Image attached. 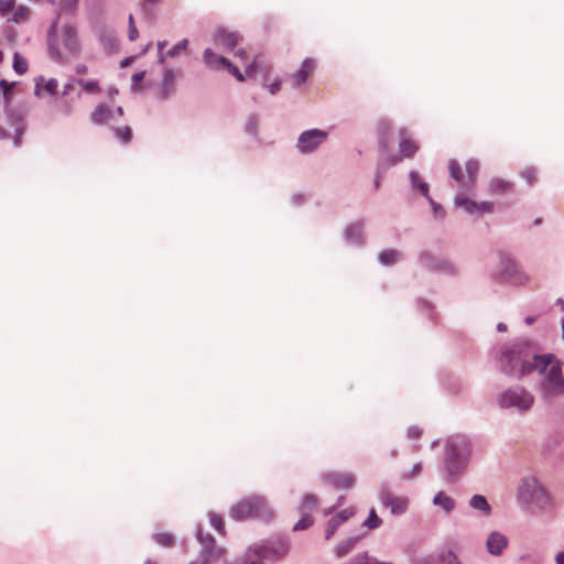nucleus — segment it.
<instances>
[{"label": "nucleus", "mask_w": 564, "mask_h": 564, "mask_svg": "<svg viewBox=\"0 0 564 564\" xmlns=\"http://www.w3.org/2000/svg\"><path fill=\"white\" fill-rule=\"evenodd\" d=\"M551 356L538 354L532 340L519 338L501 347L499 368L508 377L522 379L532 372L542 375L551 362Z\"/></svg>", "instance_id": "obj_1"}, {"label": "nucleus", "mask_w": 564, "mask_h": 564, "mask_svg": "<svg viewBox=\"0 0 564 564\" xmlns=\"http://www.w3.org/2000/svg\"><path fill=\"white\" fill-rule=\"evenodd\" d=\"M473 453L469 438L465 435L449 436L444 446L442 473L446 480L455 481L466 471Z\"/></svg>", "instance_id": "obj_2"}, {"label": "nucleus", "mask_w": 564, "mask_h": 564, "mask_svg": "<svg viewBox=\"0 0 564 564\" xmlns=\"http://www.w3.org/2000/svg\"><path fill=\"white\" fill-rule=\"evenodd\" d=\"M488 279L491 284L511 288L527 286L531 281L530 274L507 251L498 252V265L488 272Z\"/></svg>", "instance_id": "obj_3"}, {"label": "nucleus", "mask_w": 564, "mask_h": 564, "mask_svg": "<svg viewBox=\"0 0 564 564\" xmlns=\"http://www.w3.org/2000/svg\"><path fill=\"white\" fill-rule=\"evenodd\" d=\"M290 551V542L285 538L262 540L248 546L245 554L231 564H264V561H278Z\"/></svg>", "instance_id": "obj_4"}, {"label": "nucleus", "mask_w": 564, "mask_h": 564, "mask_svg": "<svg viewBox=\"0 0 564 564\" xmlns=\"http://www.w3.org/2000/svg\"><path fill=\"white\" fill-rule=\"evenodd\" d=\"M544 356H551V362L542 372L538 383V391L542 400L549 402L558 397H564V371L563 361L554 354L547 352Z\"/></svg>", "instance_id": "obj_5"}, {"label": "nucleus", "mask_w": 564, "mask_h": 564, "mask_svg": "<svg viewBox=\"0 0 564 564\" xmlns=\"http://www.w3.org/2000/svg\"><path fill=\"white\" fill-rule=\"evenodd\" d=\"M517 501L521 507L532 512L546 510L551 506L547 491L532 476L521 479L517 489Z\"/></svg>", "instance_id": "obj_6"}, {"label": "nucleus", "mask_w": 564, "mask_h": 564, "mask_svg": "<svg viewBox=\"0 0 564 564\" xmlns=\"http://www.w3.org/2000/svg\"><path fill=\"white\" fill-rule=\"evenodd\" d=\"M229 514L236 521L258 519L267 522L274 518V511L268 499L260 495H251L239 500L230 508Z\"/></svg>", "instance_id": "obj_7"}, {"label": "nucleus", "mask_w": 564, "mask_h": 564, "mask_svg": "<svg viewBox=\"0 0 564 564\" xmlns=\"http://www.w3.org/2000/svg\"><path fill=\"white\" fill-rule=\"evenodd\" d=\"M534 395L522 386H511L497 395V404L501 410H512L518 413L529 412L534 404Z\"/></svg>", "instance_id": "obj_8"}, {"label": "nucleus", "mask_w": 564, "mask_h": 564, "mask_svg": "<svg viewBox=\"0 0 564 564\" xmlns=\"http://www.w3.org/2000/svg\"><path fill=\"white\" fill-rule=\"evenodd\" d=\"M419 264L425 270L434 273H442L448 276H456L459 268L449 258L436 257L429 250H423L417 256Z\"/></svg>", "instance_id": "obj_9"}, {"label": "nucleus", "mask_w": 564, "mask_h": 564, "mask_svg": "<svg viewBox=\"0 0 564 564\" xmlns=\"http://www.w3.org/2000/svg\"><path fill=\"white\" fill-rule=\"evenodd\" d=\"M196 539L200 544V551L197 561L191 564H213L224 556V549L216 546V540L210 533H204L198 525L196 529Z\"/></svg>", "instance_id": "obj_10"}, {"label": "nucleus", "mask_w": 564, "mask_h": 564, "mask_svg": "<svg viewBox=\"0 0 564 564\" xmlns=\"http://www.w3.org/2000/svg\"><path fill=\"white\" fill-rule=\"evenodd\" d=\"M327 137L326 131L317 128L305 130L297 138L296 150L301 154H312L327 140Z\"/></svg>", "instance_id": "obj_11"}, {"label": "nucleus", "mask_w": 564, "mask_h": 564, "mask_svg": "<svg viewBox=\"0 0 564 564\" xmlns=\"http://www.w3.org/2000/svg\"><path fill=\"white\" fill-rule=\"evenodd\" d=\"M7 123L13 128V145L19 148L22 144V135L26 130L25 113L20 108H10L8 105L4 107Z\"/></svg>", "instance_id": "obj_12"}, {"label": "nucleus", "mask_w": 564, "mask_h": 564, "mask_svg": "<svg viewBox=\"0 0 564 564\" xmlns=\"http://www.w3.org/2000/svg\"><path fill=\"white\" fill-rule=\"evenodd\" d=\"M123 116L122 107L118 106L116 108H111L107 104H99L94 111L90 113V121L94 124H108L111 128L112 124L118 121L119 118Z\"/></svg>", "instance_id": "obj_13"}, {"label": "nucleus", "mask_w": 564, "mask_h": 564, "mask_svg": "<svg viewBox=\"0 0 564 564\" xmlns=\"http://www.w3.org/2000/svg\"><path fill=\"white\" fill-rule=\"evenodd\" d=\"M61 42L70 56H78L80 53V43L76 28L69 23H66L61 29Z\"/></svg>", "instance_id": "obj_14"}, {"label": "nucleus", "mask_w": 564, "mask_h": 564, "mask_svg": "<svg viewBox=\"0 0 564 564\" xmlns=\"http://www.w3.org/2000/svg\"><path fill=\"white\" fill-rule=\"evenodd\" d=\"M241 41L242 36L237 31H230L224 26L217 28L213 34V42L227 51H232Z\"/></svg>", "instance_id": "obj_15"}, {"label": "nucleus", "mask_w": 564, "mask_h": 564, "mask_svg": "<svg viewBox=\"0 0 564 564\" xmlns=\"http://www.w3.org/2000/svg\"><path fill=\"white\" fill-rule=\"evenodd\" d=\"M365 221L357 220L349 224L344 230V240L348 246L361 248L365 246Z\"/></svg>", "instance_id": "obj_16"}, {"label": "nucleus", "mask_w": 564, "mask_h": 564, "mask_svg": "<svg viewBox=\"0 0 564 564\" xmlns=\"http://www.w3.org/2000/svg\"><path fill=\"white\" fill-rule=\"evenodd\" d=\"M178 73L172 67H164L162 70V80L159 89L161 100L169 99L176 90V79Z\"/></svg>", "instance_id": "obj_17"}, {"label": "nucleus", "mask_w": 564, "mask_h": 564, "mask_svg": "<svg viewBox=\"0 0 564 564\" xmlns=\"http://www.w3.org/2000/svg\"><path fill=\"white\" fill-rule=\"evenodd\" d=\"M322 480L335 489H348L355 484V476L351 473H328L322 475Z\"/></svg>", "instance_id": "obj_18"}, {"label": "nucleus", "mask_w": 564, "mask_h": 564, "mask_svg": "<svg viewBox=\"0 0 564 564\" xmlns=\"http://www.w3.org/2000/svg\"><path fill=\"white\" fill-rule=\"evenodd\" d=\"M354 508H346L336 512L327 522L325 530V539L329 540L337 529L354 516Z\"/></svg>", "instance_id": "obj_19"}, {"label": "nucleus", "mask_w": 564, "mask_h": 564, "mask_svg": "<svg viewBox=\"0 0 564 564\" xmlns=\"http://www.w3.org/2000/svg\"><path fill=\"white\" fill-rule=\"evenodd\" d=\"M507 545V536L498 531L491 532L486 542L488 553L495 556L501 555Z\"/></svg>", "instance_id": "obj_20"}, {"label": "nucleus", "mask_w": 564, "mask_h": 564, "mask_svg": "<svg viewBox=\"0 0 564 564\" xmlns=\"http://www.w3.org/2000/svg\"><path fill=\"white\" fill-rule=\"evenodd\" d=\"M399 153L401 154L402 159L413 158L419 150V145L415 143V141L409 138L404 128L399 129Z\"/></svg>", "instance_id": "obj_21"}, {"label": "nucleus", "mask_w": 564, "mask_h": 564, "mask_svg": "<svg viewBox=\"0 0 564 564\" xmlns=\"http://www.w3.org/2000/svg\"><path fill=\"white\" fill-rule=\"evenodd\" d=\"M57 24H58V18L55 19L47 31V37H48V53L53 61L63 64L65 63V55L61 52L58 45L53 41V37L56 36L57 33Z\"/></svg>", "instance_id": "obj_22"}, {"label": "nucleus", "mask_w": 564, "mask_h": 564, "mask_svg": "<svg viewBox=\"0 0 564 564\" xmlns=\"http://www.w3.org/2000/svg\"><path fill=\"white\" fill-rule=\"evenodd\" d=\"M392 129V122L389 119L381 118L377 121V133L379 140V149L387 150L391 145L389 133Z\"/></svg>", "instance_id": "obj_23"}, {"label": "nucleus", "mask_w": 564, "mask_h": 564, "mask_svg": "<svg viewBox=\"0 0 564 564\" xmlns=\"http://www.w3.org/2000/svg\"><path fill=\"white\" fill-rule=\"evenodd\" d=\"M203 62L204 64L213 70H218L220 68H225L227 64H229V59L216 54L212 48L207 47L203 52Z\"/></svg>", "instance_id": "obj_24"}, {"label": "nucleus", "mask_w": 564, "mask_h": 564, "mask_svg": "<svg viewBox=\"0 0 564 564\" xmlns=\"http://www.w3.org/2000/svg\"><path fill=\"white\" fill-rule=\"evenodd\" d=\"M409 180L412 192L419 193L424 198L430 196V185L422 178L417 171L411 170L409 172Z\"/></svg>", "instance_id": "obj_25"}, {"label": "nucleus", "mask_w": 564, "mask_h": 564, "mask_svg": "<svg viewBox=\"0 0 564 564\" xmlns=\"http://www.w3.org/2000/svg\"><path fill=\"white\" fill-rule=\"evenodd\" d=\"M315 68V62L311 58H306L302 62L299 70L293 75V87H300L301 85H303L310 74L314 70Z\"/></svg>", "instance_id": "obj_26"}, {"label": "nucleus", "mask_w": 564, "mask_h": 564, "mask_svg": "<svg viewBox=\"0 0 564 564\" xmlns=\"http://www.w3.org/2000/svg\"><path fill=\"white\" fill-rule=\"evenodd\" d=\"M468 505L473 510L478 511L482 517L491 516L492 508L489 505L487 498L482 495H473Z\"/></svg>", "instance_id": "obj_27"}, {"label": "nucleus", "mask_w": 564, "mask_h": 564, "mask_svg": "<svg viewBox=\"0 0 564 564\" xmlns=\"http://www.w3.org/2000/svg\"><path fill=\"white\" fill-rule=\"evenodd\" d=\"M361 539V535H355L338 543L334 549L336 558H341L352 552Z\"/></svg>", "instance_id": "obj_28"}, {"label": "nucleus", "mask_w": 564, "mask_h": 564, "mask_svg": "<svg viewBox=\"0 0 564 564\" xmlns=\"http://www.w3.org/2000/svg\"><path fill=\"white\" fill-rule=\"evenodd\" d=\"M99 40L104 45V48L108 53L116 52L118 50V40L116 37L115 31L111 29H102L99 32Z\"/></svg>", "instance_id": "obj_29"}, {"label": "nucleus", "mask_w": 564, "mask_h": 564, "mask_svg": "<svg viewBox=\"0 0 564 564\" xmlns=\"http://www.w3.org/2000/svg\"><path fill=\"white\" fill-rule=\"evenodd\" d=\"M380 150V156L378 161V170H386L390 166L398 165L402 161L401 154L389 153L390 147L387 150Z\"/></svg>", "instance_id": "obj_30"}, {"label": "nucleus", "mask_w": 564, "mask_h": 564, "mask_svg": "<svg viewBox=\"0 0 564 564\" xmlns=\"http://www.w3.org/2000/svg\"><path fill=\"white\" fill-rule=\"evenodd\" d=\"M467 173V181L464 183L466 189H471L476 183L477 174L479 172V162L475 159H469L465 164Z\"/></svg>", "instance_id": "obj_31"}, {"label": "nucleus", "mask_w": 564, "mask_h": 564, "mask_svg": "<svg viewBox=\"0 0 564 564\" xmlns=\"http://www.w3.org/2000/svg\"><path fill=\"white\" fill-rule=\"evenodd\" d=\"M433 505L444 510L446 513H451L455 507V500L446 495L444 491H438L433 498Z\"/></svg>", "instance_id": "obj_32"}, {"label": "nucleus", "mask_w": 564, "mask_h": 564, "mask_svg": "<svg viewBox=\"0 0 564 564\" xmlns=\"http://www.w3.org/2000/svg\"><path fill=\"white\" fill-rule=\"evenodd\" d=\"M402 258V254L397 249H383L378 254V261L383 267H390L400 261Z\"/></svg>", "instance_id": "obj_33"}, {"label": "nucleus", "mask_w": 564, "mask_h": 564, "mask_svg": "<svg viewBox=\"0 0 564 564\" xmlns=\"http://www.w3.org/2000/svg\"><path fill=\"white\" fill-rule=\"evenodd\" d=\"M454 204L456 207L464 209L470 216H475L477 214V203L460 193L456 194Z\"/></svg>", "instance_id": "obj_34"}, {"label": "nucleus", "mask_w": 564, "mask_h": 564, "mask_svg": "<svg viewBox=\"0 0 564 564\" xmlns=\"http://www.w3.org/2000/svg\"><path fill=\"white\" fill-rule=\"evenodd\" d=\"M318 500L317 497L312 494H306L301 499V502L297 507V511L301 514L311 516L312 512L317 508Z\"/></svg>", "instance_id": "obj_35"}, {"label": "nucleus", "mask_w": 564, "mask_h": 564, "mask_svg": "<svg viewBox=\"0 0 564 564\" xmlns=\"http://www.w3.org/2000/svg\"><path fill=\"white\" fill-rule=\"evenodd\" d=\"M513 186L512 182L500 177H492L489 182V191L494 194H502L510 191Z\"/></svg>", "instance_id": "obj_36"}, {"label": "nucleus", "mask_w": 564, "mask_h": 564, "mask_svg": "<svg viewBox=\"0 0 564 564\" xmlns=\"http://www.w3.org/2000/svg\"><path fill=\"white\" fill-rule=\"evenodd\" d=\"M259 122H260L259 116L256 113H250L246 118V121H245V127H243L245 133L254 139H258Z\"/></svg>", "instance_id": "obj_37"}, {"label": "nucleus", "mask_w": 564, "mask_h": 564, "mask_svg": "<svg viewBox=\"0 0 564 564\" xmlns=\"http://www.w3.org/2000/svg\"><path fill=\"white\" fill-rule=\"evenodd\" d=\"M409 506V498L406 497H397L389 503V508L392 514L401 516L403 514Z\"/></svg>", "instance_id": "obj_38"}, {"label": "nucleus", "mask_w": 564, "mask_h": 564, "mask_svg": "<svg viewBox=\"0 0 564 564\" xmlns=\"http://www.w3.org/2000/svg\"><path fill=\"white\" fill-rule=\"evenodd\" d=\"M30 18V9L25 6H15V9L13 10V14L11 18H9V22L14 23H23L28 21Z\"/></svg>", "instance_id": "obj_39"}, {"label": "nucleus", "mask_w": 564, "mask_h": 564, "mask_svg": "<svg viewBox=\"0 0 564 564\" xmlns=\"http://www.w3.org/2000/svg\"><path fill=\"white\" fill-rule=\"evenodd\" d=\"M79 0H59L58 8L59 11L68 14L75 15L78 9Z\"/></svg>", "instance_id": "obj_40"}, {"label": "nucleus", "mask_w": 564, "mask_h": 564, "mask_svg": "<svg viewBox=\"0 0 564 564\" xmlns=\"http://www.w3.org/2000/svg\"><path fill=\"white\" fill-rule=\"evenodd\" d=\"M382 524V519L377 514L375 509L369 511L367 519L362 522V527L369 530L378 529Z\"/></svg>", "instance_id": "obj_41"}, {"label": "nucleus", "mask_w": 564, "mask_h": 564, "mask_svg": "<svg viewBox=\"0 0 564 564\" xmlns=\"http://www.w3.org/2000/svg\"><path fill=\"white\" fill-rule=\"evenodd\" d=\"M28 62L26 59L18 52L13 54V69L17 74L23 75L28 72Z\"/></svg>", "instance_id": "obj_42"}, {"label": "nucleus", "mask_w": 564, "mask_h": 564, "mask_svg": "<svg viewBox=\"0 0 564 564\" xmlns=\"http://www.w3.org/2000/svg\"><path fill=\"white\" fill-rule=\"evenodd\" d=\"M112 131L115 137L121 142V143H129L132 139V131L129 127L123 128H115L112 127Z\"/></svg>", "instance_id": "obj_43"}, {"label": "nucleus", "mask_w": 564, "mask_h": 564, "mask_svg": "<svg viewBox=\"0 0 564 564\" xmlns=\"http://www.w3.org/2000/svg\"><path fill=\"white\" fill-rule=\"evenodd\" d=\"M188 43L189 42L187 39H183V40L178 41L170 50L166 51V55L169 56V58H175L183 51H185L187 48Z\"/></svg>", "instance_id": "obj_44"}, {"label": "nucleus", "mask_w": 564, "mask_h": 564, "mask_svg": "<svg viewBox=\"0 0 564 564\" xmlns=\"http://www.w3.org/2000/svg\"><path fill=\"white\" fill-rule=\"evenodd\" d=\"M448 169H449L451 176L455 181H457V182H462L463 181L464 175H463L462 166H460V164L456 160H451L449 161Z\"/></svg>", "instance_id": "obj_45"}, {"label": "nucleus", "mask_w": 564, "mask_h": 564, "mask_svg": "<svg viewBox=\"0 0 564 564\" xmlns=\"http://www.w3.org/2000/svg\"><path fill=\"white\" fill-rule=\"evenodd\" d=\"M347 564H373V558L368 552H359L354 555Z\"/></svg>", "instance_id": "obj_46"}, {"label": "nucleus", "mask_w": 564, "mask_h": 564, "mask_svg": "<svg viewBox=\"0 0 564 564\" xmlns=\"http://www.w3.org/2000/svg\"><path fill=\"white\" fill-rule=\"evenodd\" d=\"M313 523H314V520H313L312 516L301 514V519L294 524L293 531L306 530L310 527H312Z\"/></svg>", "instance_id": "obj_47"}, {"label": "nucleus", "mask_w": 564, "mask_h": 564, "mask_svg": "<svg viewBox=\"0 0 564 564\" xmlns=\"http://www.w3.org/2000/svg\"><path fill=\"white\" fill-rule=\"evenodd\" d=\"M427 203L431 206L433 216L440 219H443L445 217V210L443 209L442 205L435 202L431 195L425 198Z\"/></svg>", "instance_id": "obj_48"}, {"label": "nucleus", "mask_w": 564, "mask_h": 564, "mask_svg": "<svg viewBox=\"0 0 564 564\" xmlns=\"http://www.w3.org/2000/svg\"><path fill=\"white\" fill-rule=\"evenodd\" d=\"M77 84L89 94H97L99 91V84L97 80L77 79Z\"/></svg>", "instance_id": "obj_49"}, {"label": "nucleus", "mask_w": 564, "mask_h": 564, "mask_svg": "<svg viewBox=\"0 0 564 564\" xmlns=\"http://www.w3.org/2000/svg\"><path fill=\"white\" fill-rule=\"evenodd\" d=\"M154 541L163 546H172L174 542V536L171 533H159L153 536Z\"/></svg>", "instance_id": "obj_50"}, {"label": "nucleus", "mask_w": 564, "mask_h": 564, "mask_svg": "<svg viewBox=\"0 0 564 564\" xmlns=\"http://www.w3.org/2000/svg\"><path fill=\"white\" fill-rule=\"evenodd\" d=\"M421 471H422V463L419 462L412 466L411 470L402 473L401 478L403 480H412V479L416 478L421 474Z\"/></svg>", "instance_id": "obj_51"}, {"label": "nucleus", "mask_w": 564, "mask_h": 564, "mask_svg": "<svg viewBox=\"0 0 564 564\" xmlns=\"http://www.w3.org/2000/svg\"><path fill=\"white\" fill-rule=\"evenodd\" d=\"M521 177L527 182L528 185H533L536 181V170L532 166H529L522 171Z\"/></svg>", "instance_id": "obj_52"}, {"label": "nucleus", "mask_w": 564, "mask_h": 564, "mask_svg": "<svg viewBox=\"0 0 564 564\" xmlns=\"http://www.w3.org/2000/svg\"><path fill=\"white\" fill-rule=\"evenodd\" d=\"M15 86V83H9L6 79L0 80V89L2 91V95L4 97L6 104L9 102V96L11 94L12 88Z\"/></svg>", "instance_id": "obj_53"}, {"label": "nucleus", "mask_w": 564, "mask_h": 564, "mask_svg": "<svg viewBox=\"0 0 564 564\" xmlns=\"http://www.w3.org/2000/svg\"><path fill=\"white\" fill-rule=\"evenodd\" d=\"M209 521H210L212 527L217 532H219L220 534H224V523H223V519L219 516H217L215 513H210Z\"/></svg>", "instance_id": "obj_54"}, {"label": "nucleus", "mask_w": 564, "mask_h": 564, "mask_svg": "<svg viewBox=\"0 0 564 564\" xmlns=\"http://www.w3.org/2000/svg\"><path fill=\"white\" fill-rule=\"evenodd\" d=\"M15 0H0V14L4 15L15 9Z\"/></svg>", "instance_id": "obj_55"}, {"label": "nucleus", "mask_w": 564, "mask_h": 564, "mask_svg": "<svg viewBox=\"0 0 564 564\" xmlns=\"http://www.w3.org/2000/svg\"><path fill=\"white\" fill-rule=\"evenodd\" d=\"M492 212H494V203H491V202L477 203V214L476 215L490 214Z\"/></svg>", "instance_id": "obj_56"}, {"label": "nucleus", "mask_w": 564, "mask_h": 564, "mask_svg": "<svg viewBox=\"0 0 564 564\" xmlns=\"http://www.w3.org/2000/svg\"><path fill=\"white\" fill-rule=\"evenodd\" d=\"M443 562L446 564L462 563L457 554L453 550H447L443 555Z\"/></svg>", "instance_id": "obj_57"}, {"label": "nucleus", "mask_w": 564, "mask_h": 564, "mask_svg": "<svg viewBox=\"0 0 564 564\" xmlns=\"http://www.w3.org/2000/svg\"><path fill=\"white\" fill-rule=\"evenodd\" d=\"M379 498L381 503L387 507L395 498V496H393L387 488H381Z\"/></svg>", "instance_id": "obj_58"}, {"label": "nucleus", "mask_w": 564, "mask_h": 564, "mask_svg": "<svg viewBox=\"0 0 564 564\" xmlns=\"http://www.w3.org/2000/svg\"><path fill=\"white\" fill-rule=\"evenodd\" d=\"M225 68H227V70L239 82H243L245 80V76L242 75V73L239 70V68L237 66H235L230 61H229V64H227L225 66Z\"/></svg>", "instance_id": "obj_59"}, {"label": "nucleus", "mask_w": 564, "mask_h": 564, "mask_svg": "<svg viewBox=\"0 0 564 564\" xmlns=\"http://www.w3.org/2000/svg\"><path fill=\"white\" fill-rule=\"evenodd\" d=\"M57 88H58V82L56 78H51L48 79L45 85H44V89L52 96H55L56 93H57Z\"/></svg>", "instance_id": "obj_60"}, {"label": "nucleus", "mask_w": 564, "mask_h": 564, "mask_svg": "<svg viewBox=\"0 0 564 564\" xmlns=\"http://www.w3.org/2000/svg\"><path fill=\"white\" fill-rule=\"evenodd\" d=\"M417 306H419L420 311H422L429 317L432 318L433 305L430 302H427L425 300H419L417 301Z\"/></svg>", "instance_id": "obj_61"}, {"label": "nucleus", "mask_w": 564, "mask_h": 564, "mask_svg": "<svg viewBox=\"0 0 564 564\" xmlns=\"http://www.w3.org/2000/svg\"><path fill=\"white\" fill-rule=\"evenodd\" d=\"M422 435V430L419 426H410L406 430V437L409 440L419 438Z\"/></svg>", "instance_id": "obj_62"}, {"label": "nucleus", "mask_w": 564, "mask_h": 564, "mask_svg": "<svg viewBox=\"0 0 564 564\" xmlns=\"http://www.w3.org/2000/svg\"><path fill=\"white\" fill-rule=\"evenodd\" d=\"M77 84V79L75 77H70L69 80L63 87V95H69L74 89V84Z\"/></svg>", "instance_id": "obj_63"}, {"label": "nucleus", "mask_w": 564, "mask_h": 564, "mask_svg": "<svg viewBox=\"0 0 564 564\" xmlns=\"http://www.w3.org/2000/svg\"><path fill=\"white\" fill-rule=\"evenodd\" d=\"M139 36V32L135 28V25H131V28L128 29V37L131 42L135 41Z\"/></svg>", "instance_id": "obj_64"}]
</instances>
